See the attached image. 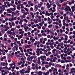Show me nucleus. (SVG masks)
<instances>
[{"label":"nucleus","mask_w":75,"mask_h":75,"mask_svg":"<svg viewBox=\"0 0 75 75\" xmlns=\"http://www.w3.org/2000/svg\"><path fill=\"white\" fill-rule=\"evenodd\" d=\"M40 58L42 61H44V59L43 58V56L42 55L40 56Z\"/></svg>","instance_id":"obj_24"},{"label":"nucleus","mask_w":75,"mask_h":75,"mask_svg":"<svg viewBox=\"0 0 75 75\" xmlns=\"http://www.w3.org/2000/svg\"><path fill=\"white\" fill-rule=\"evenodd\" d=\"M42 29L43 30H45V27L44 26H43L42 27Z\"/></svg>","instance_id":"obj_52"},{"label":"nucleus","mask_w":75,"mask_h":75,"mask_svg":"<svg viewBox=\"0 0 75 75\" xmlns=\"http://www.w3.org/2000/svg\"><path fill=\"white\" fill-rule=\"evenodd\" d=\"M48 13V11L47 10H46V13H45V15H47V14Z\"/></svg>","instance_id":"obj_48"},{"label":"nucleus","mask_w":75,"mask_h":75,"mask_svg":"<svg viewBox=\"0 0 75 75\" xmlns=\"http://www.w3.org/2000/svg\"><path fill=\"white\" fill-rule=\"evenodd\" d=\"M42 72H41V71H39L38 73V74H39V75H42Z\"/></svg>","instance_id":"obj_30"},{"label":"nucleus","mask_w":75,"mask_h":75,"mask_svg":"<svg viewBox=\"0 0 75 75\" xmlns=\"http://www.w3.org/2000/svg\"><path fill=\"white\" fill-rule=\"evenodd\" d=\"M54 42H49V45H54Z\"/></svg>","instance_id":"obj_25"},{"label":"nucleus","mask_w":75,"mask_h":75,"mask_svg":"<svg viewBox=\"0 0 75 75\" xmlns=\"http://www.w3.org/2000/svg\"><path fill=\"white\" fill-rule=\"evenodd\" d=\"M24 29L25 30V32H27V30H28V31H31L32 30L31 29V28H29L27 26H24L23 27Z\"/></svg>","instance_id":"obj_1"},{"label":"nucleus","mask_w":75,"mask_h":75,"mask_svg":"<svg viewBox=\"0 0 75 75\" xmlns=\"http://www.w3.org/2000/svg\"><path fill=\"white\" fill-rule=\"evenodd\" d=\"M10 10H12V11H15V10H16V8H10Z\"/></svg>","instance_id":"obj_23"},{"label":"nucleus","mask_w":75,"mask_h":75,"mask_svg":"<svg viewBox=\"0 0 75 75\" xmlns=\"http://www.w3.org/2000/svg\"><path fill=\"white\" fill-rule=\"evenodd\" d=\"M50 47L52 49H54V47L53 46V45H50Z\"/></svg>","instance_id":"obj_47"},{"label":"nucleus","mask_w":75,"mask_h":75,"mask_svg":"<svg viewBox=\"0 0 75 75\" xmlns=\"http://www.w3.org/2000/svg\"><path fill=\"white\" fill-rule=\"evenodd\" d=\"M34 21L35 23H38L39 22V20L37 19H36L34 20Z\"/></svg>","instance_id":"obj_17"},{"label":"nucleus","mask_w":75,"mask_h":75,"mask_svg":"<svg viewBox=\"0 0 75 75\" xmlns=\"http://www.w3.org/2000/svg\"><path fill=\"white\" fill-rule=\"evenodd\" d=\"M7 38V35L6 34H4V38Z\"/></svg>","instance_id":"obj_56"},{"label":"nucleus","mask_w":75,"mask_h":75,"mask_svg":"<svg viewBox=\"0 0 75 75\" xmlns=\"http://www.w3.org/2000/svg\"><path fill=\"white\" fill-rule=\"evenodd\" d=\"M50 18H51L52 19H53V18H54V16H53V15L52 16H50Z\"/></svg>","instance_id":"obj_62"},{"label":"nucleus","mask_w":75,"mask_h":75,"mask_svg":"<svg viewBox=\"0 0 75 75\" xmlns=\"http://www.w3.org/2000/svg\"><path fill=\"white\" fill-rule=\"evenodd\" d=\"M35 41V39H33L31 41V42L33 43Z\"/></svg>","instance_id":"obj_43"},{"label":"nucleus","mask_w":75,"mask_h":75,"mask_svg":"<svg viewBox=\"0 0 75 75\" xmlns=\"http://www.w3.org/2000/svg\"><path fill=\"white\" fill-rule=\"evenodd\" d=\"M8 30H9V27L7 26L6 27V28L5 29V31H7Z\"/></svg>","instance_id":"obj_26"},{"label":"nucleus","mask_w":75,"mask_h":75,"mask_svg":"<svg viewBox=\"0 0 75 75\" xmlns=\"http://www.w3.org/2000/svg\"><path fill=\"white\" fill-rule=\"evenodd\" d=\"M56 53L57 54H59L60 53V51L59 50H57V51Z\"/></svg>","instance_id":"obj_57"},{"label":"nucleus","mask_w":75,"mask_h":75,"mask_svg":"<svg viewBox=\"0 0 75 75\" xmlns=\"http://www.w3.org/2000/svg\"><path fill=\"white\" fill-rule=\"evenodd\" d=\"M25 71V69H23L22 70H20L19 71L20 73H21L22 74H24V71Z\"/></svg>","instance_id":"obj_6"},{"label":"nucleus","mask_w":75,"mask_h":75,"mask_svg":"<svg viewBox=\"0 0 75 75\" xmlns=\"http://www.w3.org/2000/svg\"><path fill=\"white\" fill-rule=\"evenodd\" d=\"M52 24H50L48 26V28H52Z\"/></svg>","instance_id":"obj_29"},{"label":"nucleus","mask_w":75,"mask_h":75,"mask_svg":"<svg viewBox=\"0 0 75 75\" xmlns=\"http://www.w3.org/2000/svg\"><path fill=\"white\" fill-rule=\"evenodd\" d=\"M59 0H57L56 1V3L58 6L59 7V8H61V4H59V1H58Z\"/></svg>","instance_id":"obj_2"},{"label":"nucleus","mask_w":75,"mask_h":75,"mask_svg":"<svg viewBox=\"0 0 75 75\" xmlns=\"http://www.w3.org/2000/svg\"><path fill=\"white\" fill-rule=\"evenodd\" d=\"M44 23V21L43 20L42 21V23H39V24L40 26H42L43 24Z\"/></svg>","instance_id":"obj_7"},{"label":"nucleus","mask_w":75,"mask_h":75,"mask_svg":"<svg viewBox=\"0 0 75 75\" xmlns=\"http://www.w3.org/2000/svg\"><path fill=\"white\" fill-rule=\"evenodd\" d=\"M30 71L28 70L27 71L26 70L25 71L24 73L25 74H30Z\"/></svg>","instance_id":"obj_19"},{"label":"nucleus","mask_w":75,"mask_h":75,"mask_svg":"<svg viewBox=\"0 0 75 75\" xmlns=\"http://www.w3.org/2000/svg\"><path fill=\"white\" fill-rule=\"evenodd\" d=\"M28 70L30 71V70H31V67L29 66L28 67Z\"/></svg>","instance_id":"obj_28"},{"label":"nucleus","mask_w":75,"mask_h":75,"mask_svg":"<svg viewBox=\"0 0 75 75\" xmlns=\"http://www.w3.org/2000/svg\"><path fill=\"white\" fill-rule=\"evenodd\" d=\"M21 12L22 13H25V10L24 9H21Z\"/></svg>","instance_id":"obj_38"},{"label":"nucleus","mask_w":75,"mask_h":75,"mask_svg":"<svg viewBox=\"0 0 75 75\" xmlns=\"http://www.w3.org/2000/svg\"><path fill=\"white\" fill-rule=\"evenodd\" d=\"M3 20V18H0V21H1V22H2Z\"/></svg>","instance_id":"obj_61"},{"label":"nucleus","mask_w":75,"mask_h":75,"mask_svg":"<svg viewBox=\"0 0 75 75\" xmlns=\"http://www.w3.org/2000/svg\"><path fill=\"white\" fill-rule=\"evenodd\" d=\"M11 25L13 27H14V26H15V23H14V22H12L11 23Z\"/></svg>","instance_id":"obj_44"},{"label":"nucleus","mask_w":75,"mask_h":75,"mask_svg":"<svg viewBox=\"0 0 75 75\" xmlns=\"http://www.w3.org/2000/svg\"><path fill=\"white\" fill-rule=\"evenodd\" d=\"M45 67L46 68H49V65H46L45 66Z\"/></svg>","instance_id":"obj_58"},{"label":"nucleus","mask_w":75,"mask_h":75,"mask_svg":"<svg viewBox=\"0 0 75 75\" xmlns=\"http://www.w3.org/2000/svg\"><path fill=\"white\" fill-rule=\"evenodd\" d=\"M31 1H28V4L29 5H30L31 4Z\"/></svg>","instance_id":"obj_59"},{"label":"nucleus","mask_w":75,"mask_h":75,"mask_svg":"<svg viewBox=\"0 0 75 75\" xmlns=\"http://www.w3.org/2000/svg\"><path fill=\"white\" fill-rule=\"evenodd\" d=\"M35 7L36 10H37L38 9V7L37 5H36L35 6Z\"/></svg>","instance_id":"obj_32"},{"label":"nucleus","mask_w":75,"mask_h":75,"mask_svg":"<svg viewBox=\"0 0 75 75\" xmlns=\"http://www.w3.org/2000/svg\"><path fill=\"white\" fill-rule=\"evenodd\" d=\"M7 42H8V43H10L11 42V41L10 40H7Z\"/></svg>","instance_id":"obj_49"},{"label":"nucleus","mask_w":75,"mask_h":75,"mask_svg":"<svg viewBox=\"0 0 75 75\" xmlns=\"http://www.w3.org/2000/svg\"><path fill=\"white\" fill-rule=\"evenodd\" d=\"M16 65H15L14 66L12 67V69H15V67H16Z\"/></svg>","instance_id":"obj_55"},{"label":"nucleus","mask_w":75,"mask_h":75,"mask_svg":"<svg viewBox=\"0 0 75 75\" xmlns=\"http://www.w3.org/2000/svg\"><path fill=\"white\" fill-rule=\"evenodd\" d=\"M54 27L56 29H58V28H59V26L57 25H55Z\"/></svg>","instance_id":"obj_35"},{"label":"nucleus","mask_w":75,"mask_h":75,"mask_svg":"<svg viewBox=\"0 0 75 75\" xmlns=\"http://www.w3.org/2000/svg\"><path fill=\"white\" fill-rule=\"evenodd\" d=\"M9 73V71H6L5 72H4V74L5 75H6V74H8Z\"/></svg>","instance_id":"obj_36"},{"label":"nucleus","mask_w":75,"mask_h":75,"mask_svg":"<svg viewBox=\"0 0 75 75\" xmlns=\"http://www.w3.org/2000/svg\"><path fill=\"white\" fill-rule=\"evenodd\" d=\"M25 64V62H23L20 61L18 63V65H21V64Z\"/></svg>","instance_id":"obj_10"},{"label":"nucleus","mask_w":75,"mask_h":75,"mask_svg":"<svg viewBox=\"0 0 75 75\" xmlns=\"http://www.w3.org/2000/svg\"><path fill=\"white\" fill-rule=\"evenodd\" d=\"M16 28H12L11 29V31H15V30H16Z\"/></svg>","instance_id":"obj_22"},{"label":"nucleus","mask_w":75,"mask_h":75,"mask_svg":"<svg viewBox=\"0 0 75 75\" xmlns=\"http://www.w3.org/2000/svg\"><path fill=\"white\" fill-rule=\"evenodd\" d=\"M47 8H50L51 7V5H50V4H49V3L48 2L47 4Z\"/></svg>","instance_id":"obj_8"},{"label":"nucleus","mask_w":75,"mask_h":75,"mask_svg":"<svg viewBox=\"0 0 75 75\" xmlns=\"http://www.w3.org/2000/svg\"><path fill=\"white\" fill-rule=\"evenodd\" d=\"M20 21L23 22L24 21V19L23 18H21V19H20Z\"/></svg>","instance_id":"obj_50"},{"label":"nucleus","mask_w":75,"mask_h":75,"mask_svg":"<svg viewBox=\"0 0 75 75\" xmlns=\"http://www.w3.org/2000/svg\"><path fill=\"white\" fill-rule=\"evenodd\" d=\"M49 75V72H47L46 73H45V75Z\"/></svg>","instance_id":"obj_64"},{"label":"nucleus","mask_w":75,"mask_h":75,"mask_svg":"<svg viewBox=\"0 0 75 75\" xmlns=\"http://www.w3.org/2000/svg\"><path fill=\"white\" fill-rule=\"evenodd\" d=\"M21 44H24V40L21 39Z\"/></svg>","instance_id":"obj_27"},{"label":"nucleus","mask_w":75,"mask_h":75,"mask_svg":"<svg viewBox=\"0 0 75 75\" xmlns=\"http://www.w3.org/2000/svg\"><path fill=\"white\" fill-rule=\"evenodd\" d=\"M37 41H35V43L33 44L34 45H35V46H36V45H37Z\"/></svg>","instance_id":"obj_42"},{"label":"nucleus","mask_w":75,"mask_h":75,"mask_svg":"<svg viewBox=\"0 0 75 75\" xmlns=\"http://www.w3.org/2000/svg\"><path fill=\"white\" fill-rule=\"evenodd\" d=\"M24 35V34H22L21 35H20L19 36V37L20 38H22V37H23V36Z\"/></svg>","instance_id":"obj_46"},{"label":"nucleus","mask_w":75,"mask_h":75,"mask_svg":"<svg viewBox=\"0 0 75 75\" xmlns=\"http://www.w3.org/2000/svg\"><path fill=\"white\" fill-rule=\"evenodd\" d=\"M24 9L27 12H28V8H25Z\"/></svg>","instance_id":"obj_40"},{"label":"nucleus","mask_w":75,"mask_h":75,"mask_svg":"<svg viewBox=\"0 0 75 75\" xmlns=\"http://www.w3.org/2000/svg\"><path fill=\"white\" fill-rule=\"evenodd\" d=\"M11 34L12 35H15V32L14 31H13L12 32Z\"/></svg>","instance_id":"obj_37"},{"label":"nucleus","mask_w":75,"mask_h":75,"mask_svg":"<svg viewBox=\"0 0 75 75\" xmlns=\"http://www.w3.org/2000/svg\"><path fill=\"white\" fill-rule=\"evenodd\" d=\"M75 70V68H72L71 69V73H73V72H74V71Z\"/></svg>","instance_id":"obj_13"},{"label":"nucleus","mask_w":75,"mask_h":75,"mask_svg":"<svg viewBox=\"0 0 75 75\" xmlns=\"http://www.w3.org/2000/svg\"><path fill=\"white\" fill-rule=\"evenodd\" d=\"M29 13H28V12H25L24 13H23L24 14V15H27V14H29Z\"/></svg>","instance_id":"obj_41"},{"label":"nucleus","mask_w":75,"mask_h":75,"mask_svg":"<svg viewBox=\"0 0 75 75\" xmlns=\"http://www.w3.org/2000/svg\"><path fill=\"white\" fill-rule=\"evenodd\" d=\"M21 60H22V61H23V62H25V61L24 60V58H23V57H22L21 58Z\"/></svg>","instance_id":"obj_53"},{"label":"nucleus","mask_w":75,"mask_h":75,"mask_svg":"<svg viewBox=\"0 0 75 75\" xmlns=\"http://www.w3.org/2000/svg\"><path fill=\"white\" fill-rule=\"evenodd\" d=\"M36 17H38V18H39V19H41V17L39 16H38L37 15L36 16V18H37Z\"/></svg>","instance_id":"obj_33"},{"label":"nucleus","mask_w":75,"mask_h":75,"mask_svg":"<svg viewBox=\"0 0 75 75\" xmlns=\"http://www.w3.org/2000/svg\"><path fill=\"white\" fill-rule=\"evenodd\" d=\"M2 48H6V46L4 45V43L1 44Z\"/></svg>","instance_id":"obj_15"},{"label":"nucleus","mask_w":75,"mask_h":75,"mask_svg":"<svg viewBox=\"0 0 75 75\" xmlns=\"http://www.w3.org/2000/svg\"><path fill=\"white\" fill-rule=\"evenodd\" d=\"M5 7H6V8H8V6H7V5H2V10L4 11L5 10Z\"/></svg>","instance_id":"obj_3"},{"label":"nucleus","mask_w":75,"mask_h":75,"mask_svg":"<svg viewBox=\"0 0 75 75\" xmlns=\"http://www.w3.org/2000/svg\"><path fill=\"white\" fill-rule=\"evenodd\" d=\"M59 31L61 33H63V32H65V30H63L62 29H60Z\"/></svg>","instance_id":"obj_21"},{"label":"nucleus","mask_w":75,"mask_h":75,"mask_svg":"<svg viewBox=\"0 0 75 75\" xmlns=\"http://www.w3.org/2000/svg\"><path fill=\"white\" fill-rule=\"evenodd\" d=\"M56 51V49H54L52 51L53 54H54Z\"/></svg>","instance_id":"obj_34"},{"label":"nucleus","mask_w":75,"mask_h":75,"mask_svg":"<svg viewBox=\"0 0 75 75\" xmlns=\"http://www.w3.org/2000/svg\"><path fill=\"white\" fill-rule=\"evenodd\" d=\"M13 49H15L16 51L18 50V45H15L13 47Z\"/></svg>","instance_id":"obj_4"},{"label":"nucleus","mask_w":75,"mask_h":75,"mask_svg":"<svg viewBox=\"0 0 75 75\" xmlns=\"http://www.w3.org/2000/svg\"><path fill=\"white\" fill-rule=\"evenodd\" d=\"M1 66L5 67V62H1Z\"/></svg>","instance_id":"obj_12"},{"label":"nucleus","mask_w":75,"mask_h":75,"mask_svg":"<svg viewBox=\"0 0 75 75\" xmlns=\"http://www.w3.org/2000/svg\"><path fill=\"white\" fill-rule=\"evenodd\" d=\"M30 47H31V45H26L25 46V48H30Z\"/></svg>","instance_id":"obj_18"},{"label":"nucleus","mask_w":75,"mask_h":75,"mask_svg":"<svg viewBox=\"0 0 75 75\" xmlns=\"http://www.w3.org/2000/svg\"><path fill=\"white\" fill-rule=\"evenodd\" d=\"M4 4L5 5V6H7V4H10V2L8 1L4 2Z\"/></svg>","instance_id":"obj_16"},{"label":"nucleus","mask_w":75,"mask_h":75,"mask_svg":"<svg viewBox=\"0 0 75 75\" xmlns=\"http://www.w3.org/2000/svg\"><path fill=\"white\" fill-rule=\"evenodd\" d=\"M5 51V49H4V48H3V49H2L1 50V52H4Z\"/></svg>","instance_id":"obj_51"},{"label":"nucleus","mask_w":75,"mask_h":75,"mask_svg":"<svg viewBox=\"0 0 75 75\" xmlns=\"http://www.w3.org/2000/svg\"><path fill=\"white\" fill-rule=\"evenodd\" d=\"M1 31L3 32H4L5 31L4 28H1Z\"/></svg>","instance_id":"obj_31"},{"label":"nucleus","mask_w":75,"mask_h":75,"mask_svg":"<svg viewBox=\"0 0 75 75\" xmlns=\"http://www.w3.org/2000/svg\"><path fill=\"white\" fill-rule=\"evenodd\" d=\"M24 21L26 22V23H28V20H27L26 19H24Z\"/></svg>","instance_id":"obj_63"},{"label":"nucleus","mask_w":75,"mask_h":75,"mask_svg":"<svg viewBox=\"0 0 75 75\" xmlns=\"http://www.w3.org/2000/svg\"><path fill=\"white\" fill-rule=\"evenodd\" d=\"M52 9L53 10L52 11V13H54L56 11V9H55V7H53Z\"/></svg>","instance_id":"obj_14"},{"label":"nucleus","mask_w":75,"mask_h":75,"mask_svg":"<svg viewBox=\"0 0 75 75\" xmlns=\"http://www.w3.org/2000/svg\"><path fill=\"white\" fill-rule=\"evenodd\" d=\"M44 32L45 33H47V34H48L50 33V30L49 29H47V30H45Z\"/></svg>","instance_id":"obj_5"},{"label":"nucleus","mask_w":75,"mask_h":75,"mask_svg":"<svg viewBox=\"0 0 75 75\" xmlns=\"http://www.w3.org/2000/svg\"><path fill=\"white\" fill-rule=\"evenodd\" d=\"M12 33L11 30H8L7 32V33L8 34H11V33Z\"/></svg>","instance_id":"obj_20"},{"label":"nucleus","mask_w":75,"mask_h":75,"mask_svg":"<svg viewBox=\"0 0 75 75\" xmlns=\"http://www.w3.org/2000/svg\"><path fill=\"white\" fill-rule=\"evenodd\" d=\"M43 38H41L40 39V43H42V41H43Z\"/></svg>","instance_id":"obj_39"},{"label":"nucleus","mask_w":75,"mask_h":75,"mask_svg":"<svg viewBox=\"0 0 75 75\" xmlns=\"http://www.w3.org/2000/svg\"><path fill=\"white\" fill-rule=\"evenodd\" d=\"M70 16H72V15L73 14V13L72 11H70L69 13Z\"/></svg>","instance_id":"obj_45"},{"label":"nucleus","mask_w":75,"mask_h":75,"mask_svg":"<svg viewBox=\"0 0 75 75\" xmlns=\"http://www.w3.org/2000/svg\"><path fill=\"white\" fill-rule=\"evenodd\" d=\"M38 64H41V62H40V57L38 58Z\"/></svg>","instance_id":"obj_9"},{"label":"nucleus","mask_w":75,"mask_h":75,"mask_svg":"<svg viewBox=\"0 0 75 75\" xmlns=\"http://www.w3.org/2000/svg\"><path fill=\"white\" fill-rule=\"evenodd\" d=\"M12 57H13V56H12V55H10L9 56L8 58H9V59H10L11 58H12Z\"/></svg>","instance_id":"obj_60"},{"label":"nucleus","mask_w":75,"mask_h":75,"mask_svg":"<svg viewBox=\"0 0 75 75\" xmlns=\"http://www.w3.org/2000/svg\"><path fill=\"white\" fill-rule=\"evenodd\" d=\"M67 59H71V57H70V56H68L67 57Z\"/></svg>","instance_id":"obj_54"},{"label":"nucleus","mask_w":75,"mask_h":75,"mask_svg":"<svg viewBox=\"0 0 75 75\" xmlns=\"http://www.w3.org/2000/svg\"><path fill=\"white\" fill-rule=\"evenodd\" d=\"M64 10H65V11H67V14H69V10L68 9V8H65L64 9Z\"/></svg>","instance_id":"obj_11"}]
</instances>
